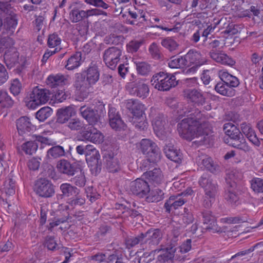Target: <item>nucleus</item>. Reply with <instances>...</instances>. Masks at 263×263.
I'll list each match as a JSON object with an SVG mask.
<instances>
[{
  "mask_svg": "<svg viewBox=\"0 0 263 263\" xmlns=\"http://www.w3.org/2000/svg\"><path fill=\"white\" fill-rule=\"evenodd\" d=\"M61 40L56 33L49 34L47 41V45L49 48H54L60 45Z\"/></svg>",
  "mask_w": 263,
  "mask_h": 263,
  "instance_id": "nucleus-55",
  "label": "nucleus"
},
{
  "mask_svg": "<svg viewBox=\"0 0 263 263\" xmlns=\"http://www.w3.org/2000/svg\"><path fill=\"white\" fill-rule=\"evenodd\" d=\"M4 61L8 68H11L19 64V53L15 48L8 49L5 53Z\"/></svg>",
  "mask_w": 263,
  "mask_h": 263,
  "instance_id": "nucleus-30",
  "label": "nucleus"
},
{
  "mask_svg": "<svg viewBox=\"0 0 263 263\" xmlns=\"http://www.w3.org/2000/svg\"><path fill=\"white\" fill-rule=\"evenodd\" d=\"M139 148L141 152L149 158L143 161L142 166L150 169V163H155L160 159V152L156 144L149 139H143L139 143Z\"/></svg>",
  "mask_w": 263,
  "mask_h": 263,
  "instance_id": "nucleus-6",
  "label": "nucleus"
},
{
  "mask_svg": "<svg viewBox=\"0 0 263 263\" xmlns=\"http://www.w3.org/2000/svg\"><path fill=\"white\" fill-rule=\"evenodd\" d=\"M70 19L72 23L79 22L85 18L84 10L73 8L69 13Z\"/></svg>",
  "mask_w": 263,
  "mask_h": 263,
  "instance_id": "nucleus-48",
  "label": "nucleus"
},
{
  "mask_svg": "<svg viewBox=\"0 0 263 263\" xmlns=\"http://www.w3.org/2000/svg\"><path fill=\"white\" fill-rule=\"evenodd\" d=\"M84 126L83 122L78 118L70 119L67 124V126L71 130H82Z\"/></svg>",
  "mask_w": 263,
  "mask_h": 263,
  "instance_id": "nucleus-52",
  "label": "nucleus"
},
{
  "mask_svg": "<svg viewBox=\"0 0 263 263\" xmlns=\"http://www.w3.org/2000/svg\"><path fill=\"white\" fill-rule=\"evenodd\" d=\"M133 120H134V122L135 124V126L138 130L141 131L144 130L147 128L148 123L143 120L142 116L137 117L136 119L133 118Z\"/></svg>",
  "mask_w": 263,
  "mask_h": 263,
  "instance_id": "nucleus-62",
  "label": "nucleus"
},
{
  "mask_svg": "<svg viewBox=\"0 0 263 263\" xmlns=\"http://www.w3.org/2000/svg\"><path fill=\"white\" fill-rule=\"evenodd\" d=\"M129 93L139 98H145L149 95V88L143 80H136L130 84Z\"/></svg>",
  "mask_w": 263,
  "mask_h": 263,
  "instance_id": "nucleus-18",
  "label": "nucleus"
},
{
  "mask_svg": "<svg viewBox=\"0 0 263 263\" xmlns=\"http://www.w3.org/2000/svg\"><path fill=\"white\" fill-rule=\"evenodd\" d=\"M149 21L151 23H157L158 24L154 26V27H156L158 28H160L163 30L165 31H171L172 30V28H169L165 25L166 22L163 21L162 18H160L158 17H152L150 18Z\"/></svg>",
  "mask_w": 263,
  "mask_h": 263,
  "instance_id": "nucleus-54",
  "label": "nucleus"
},
{
  "mask_svg": "<svg viewBox=\"0 0 263 263\" xmlns=\"http://www.w3.org/2000/svg\"><path fill=\"white\" fill-rule=\"evenodd\" d=\"M80 114L90 125H97L100 121V115L98 110L91 107L81 106L80 109Z\"/></svg>",
  "mask_w": 263,
  "mask_h": 263,
  "instance_id": "nucleus-19",
  "label": "nucleus"
},
{
  "mask_svg": "<svg viewBox=\"0 0 263 263\" xmlns=\"http://www.w3.org/2000/svg\"><path fill=\"white\" fill-rule=\"evenodd\" d=\"M67 218L66 217L62 218L54 217L53 219H49L48 221L49 223L47 226V228L49 231L51 232L54 227L59 226L61 223H63L67 221Z\"/></svg>",
  "mask_w": 263,
  "mask_h": 263,
  "instance_id": "nucleus-57",
  "label": "nucleus"
},
{
  "mask_svg": "<svg viewBox=\"0 0 263 263\" xmlns=\"http://www.w3.org/2000/svg\"><path fill=\"white\" fill-rule=\"evenodd\" d=\"M22 89V84L17 79H15L11 81L10 90L14 96H17Z\"/></svg>",
  "mask_w": 263,
  "mask_h": 263,
  "instance_id": "nucleus-58",
  "label": "nucleus"
},
{
  "mask_svg": "<svg viewBox=\"0 0 263 263\" xmlns=\"http://www.w3.org/2000/svg\"><path fill=\"white\" fill-rule=\"evenodd\" d=\"M76 151L80 155H85L86 161L90 170L96 174L101 170L102 162L99 151L91 145H79L76 147Z\"/></svg>",
  "mask_w": 263,
  "mask_h": 263,
  "instance_id": "nucleus-5",
  "label": "nucleus"
},
{
  "mask_svg": "<svg viewBox=\"0 0 263 263\" xmlns=\"http://www.w3.org/2000/svg\"><path fill=\"white\" fill-rule=\"evenodd\" d=\"M145 234L150 246L158 245L162 236L161 231L159 229H150L145 232Z\"/></svg>",
  "mask_w": 263,
  "mask_h": 263,
  "instance_id": "nucleus-33",
  "label": "nucleus"
},
{
  "mask_svg": "<svg viewBox=\"0 0 263 263\" xmlns=\"http://www.w3.org/2000/svg\"><path fill=\"white\" fill-rule=\"evenodd\" d=\"M161 45L171 52L176 53L179 45L177 42L171 37H166L162 39Z\"/></svg>",
  "mask_w": 263,
  "mask_h": 263,
  "instance_id": "nucleus-40",
  "label": "nucleus"
},
{
  "mask_svg": "<svg viewBox=\"0 0 263 263\" xmlns=\"http://www.w3.org/2000/svg\"><path fill=\"white\" fill-rule=\"evenodd\" d=\"M147 242L145 233H141L135 236L128 238L126 241V245L130 247H135L139 244L142 246Z\"/></svg>",
  "mask_w": 263,
  "mask_h": 263,
  "instance_id": "nucleus-38",
  "label": "nucleus"
},
{
  "mask_svg": "<svg viewBox=\"0 0 263 263\" xmlns=\"http://www.w3.org/2000/svg\"><path fill=\"white\" fill-rule=\"evenodd\" d=\"M66 79L61 74L50 75L46 80L47 84L51 88L63 85Z\"/></svg>",
  "mask_w": 263,
  "mask_h": 263,
  "instance_id": "nucleus-37",
  "label": "nucleus"
},
{
  "mask_svg": "<svg viewBox=\"0 0 263 263\" xmlns=\"http://www.w3.org/2000/svg\"><path fill=\"white\" fill-rule=\"evenodd\" d=\"M34 190L39 196L44 198H50L55 194L54 185L45 178H40L35 181Z\"/></svg>",
  "mask_w": 263,
  "mask_h": 263,
  "instance_id": "nucleus-10",
  "label": "nucleus"
},
{
  "mask_svg": "<svg viewBox=\"0 0 263 263\" xmlns=\"http://www.w3.org/2000/svg\"><path fill=\"white\" fill-rule=\"evenodd\" d=\"M192 240L191 239H187L185 241H184L180 246L179 247H175V246L171 244L168 245L167 247L165 248V249H172L174 253L173 254L176 256L177 255L178 256H180V257H183L180 261L184 260L185 258V255H183L187 252H188L192 248Z\"/></svg>",
  "mask_w": 263,
  "mask_h": 263,
  "instance_id": "nucleus-31",
  "label": "nucleus"
},
{
  "mask_svg": "<svg viewBox=\"0 0 263 263\" xmlns=\"http://www.w3.org/2000/svg\"><path fill=\"white\" fill-rule=\"evenodd\" d=\"M82 137L86 141L93 143L100 144L103 141V135L97 128L90 127L84 130Z\"/></svg>",
  "mask_w": 263,
  "mask_h": 263,
  "instance_id": "nucleus-26",
  "label": "nucleus"
},
{
  "mask_svg": "<svg viewBox=\"0 0 263 263\" xmlns=\"http://www.w3.org/2000/svg\"><path fill=\"white\" fill-rule=\"evenodd\" d=\"M37 141L35 140V136H32V139L24 143L22 146V150L28 155H32L35 153L37 148Z\"/></svg>",
  "mask_w": 263,
  "mask_h": 263,
  "instance_id": "nucleus-39",
  "label": "nucleus"
},
{
  "mask_svg": "<svg viewBox=\"0 0 263 263\" xmlns=\"http://www.w3.org/2000/svg\"><path fill=\"white\" fill-rule=\"evenodd\" d=\"M142 41L132 40L127 44V50L128 52L134 53L137 52L142 44Z\"/></svg>",
  "mask_w": 263,
  "mask_h": 263,
  "instance_id": "nucleus-60",
  "label": "nucleus"
},
{
  "mask_svg": "<svg viewBox=\"0 0 263 263\" xmlns=\"http://www.w3.org/2000/svg\"><path fill=\"white\" fill-rule=\"evenodd\" d=\"M85 191L86 197L91 203L95 201L100 197V195L96 192V189L92 186L87 187Z\"/></svg>",
  "mask_w": 263,
  "mask_h": 263,
  "instance_id": "nucleus-61",
  "label": "nucleus"
},
{
  "mask_svg": "<svg viewBox=\"0 0 263 263\" xmlns=\"http://www.w3.org/2000/svg\"><path fill=\"white\" fill-rule=\"evenodd\" d=\"M135 63L137 72L141 75L146 76L151 71V66L147 62H138Z\"/></svg>",
  "mask_w": 263,
  "mask_h": 263,
  "instance_id": "nucleus-50",
  "label": "nucleus"
},
{
  "mask_svg": "<svg viewBox=\"0 0 263 263\" xmlns=\"http://www.w3.org/2000/svg\"><path fill=\"white\" fill-rule=\"evenodd\" d=\"M122 55V50L117 47L112 46L105 49L103 59L105 64L111 69H115L119 62Z\"/></svg>",
  "mask_w": 263,
  "mask_h": 263,
  "instance_id": "nucleus-11",
  "label": "nucleus"
},
{
  "mask_svg": "<svg viewBox=\"0 0 263 263\" xmlns=\"http://www.w3.org/2000/svg\"><path fill=\"white\" fill-rule=\"evenodd\" d=\"M100 71L96 62H91L86 70L83 71L75 82L77 90L84 91L94 85L99 80Z\"/></svg>",
  "mask_w": 263,
  "mask_h": 263,
  "instance_id": "nucleus-2",
  "label": "nucleus"
},
{
  "mask_svg": "<svg viewBox=\"0 0 263 263\" xmlns=\"http://www.w3.org/2000/svg\"><path fill=\"white\" fill-rule=\"evenodd\" d=\"M198 183L204 192L203 205L205 208H210L215 201L218 191L217 183L208 174H203L199 178Z\"/></svg>",
  "mask_w": 263,
  "mask_h": 263,
  "instance_id": "nucleus-4",
  "label": "nucleus"
},
{
  "mask_svg": "<svg viewBox=\"0 0 263 263\" xmlns=\"http://www.w3.org/2000/svg\"><path fill=\"white\" fill-rule=\"evenodd\" d=\"M60 190L61 193L57 194L56 198L58 201L62 200L65 198L69 199L74 197L75 196L80 194V190L69 183H63L60 186Z\"/></svg>",
  "mask_w": 263,
  "mask_h": 263,
  "instance_id": "nucleus-20",
  "label": "nucleus"
},
{
  "mask_svg": "<svg viewBox=\"0 0 263 263\" xmlns=\"http://www.w3.org/2000/svg\"><path fill=\"white\" fill-rule=\"evenodd\" d=\"M64 155V149L60 145L53 146L47 151V156L49 159H57Z\"/></svg>",
  "mask_w": 263,
  "mask_h": 263,
  "instance_id": "nucleus-42",
  "label": "nucleus"
},
{
  "mask_svg": "<svg viewBox=\"0 0 263 263\" xmlns=\"http://www.w3.org/2000/svg\"><path fill=\"white\" fill-rule=\"evenodd\" d=\"M84 2L89 5L104 9H107L109 7V5L103 0H84Z\"/></svg>",
  "mask_w": 263,
  "mask_h": 263,
  "instance_id": "nucleus-63",
  "label": "nucleus"
},
{
  "mask_svg": "<svg viewBox=\"0 0 263 263\" xmlns=\"http://www.w3.org/2000/svg\"><path fill=\"white\" fill-rule=\"evenodd\" d=\"M186 60L184 57L178 58H175L171 60L168 62V66L171 68H182L184 67L187 68V64L186 63Z\"/></svg>",
  "mask_w": 263,
  "mask_h": 263,
  "instance_id": "nucleus-47",
  "label": "nucleus"
},
{
  "mask_svg": "<svg viewBox=\"0 0 263 263\" xmlns=\"http://www.w3.org/2000/svg\"><path fill=\"white\" fill-rule=\"evenodd\" d=\"M5 192L9 195L14 194L15 192V181L12 178H9L5 184Z\"/></svg>",
  "mask_w": 263,
  "mask_h": 263,
  "instance_id": "nucleus-59",
  "label": "nucleus"
},
{
  "mask_svg": "<svg viewBox=\"0 0 263 263\" xmlns=\"http://www.w3.org/2000/svg\"><path fill=\"white\" fill-rule=\"evenodd\" d=\"M49 90L34 87L29 96L25 98V102L28 107L34 109L36 107L46 103L51 97Z\"/></svg>",
  "mask_w": 263,
  "mask_h": 263,
  "instance_id": "nucleus-9",
  "label": "nucleus"
},
{
  "mask_svg": "<svg viewBox=\"0 0 263 263\" xmlns=\"http://www.w3.org/2000/svg\"><path fill=\"white\" fill-rule=\"evenodd\" d=\"M77 175L71 178V181L74 184L76 187H83L85 186L86 182V177L84 172L80 167V170Z\"/></svg>",
  "mask_w": 263,
  "mask_h": 263,
  "instance_id": "nucleus-45",
  "label": "nucleus"
},
{
  "mask_svg": "<svg viewBox=\"0 0 263 263\" xmlns=\"http://www.w3.org/2000/svg\"><path fill=\"white\" fill-rule=\"evenodd\" d=\"M16 125L18 133L21 136H24L35 129V127L30 121L29 118L26 116L18 119L16 121Z\"/></svg>",
  "mask_w": 263,
  "mask_h": 263,
  "instance_id": "nucleus-29",
  "label": "nucleus"
},
{
  "mask_svg": "<svg viewBox=\"0 0 263 263\" xmlns=\"http://www.w3.org/2000/svg\"><path fill=\"white\" fill-rule=\"evenodd\" d=\"M263 246V241L257 243L254 246H252L250 248L240 251L233 256L231 258L228 260V263H230L231 261L236 259L235 263H238L239 257L247 255L254 251L255 249L257 248L258 246Z\"/></svg>",
  "mask_w": 263,
  "mask_h": 263,
  "instance_id": "nucleus-44",
  "label": "nucleus"
},
{
  "mask_svg": "<svg viewBox=\"0 0 263 263\" xmlns=\"http://www.w3.org/2000/svg\"><path fill=\"white\" fill-rule=\"evenodd\" d=\"M125 107L129 110L134 116V119L142 116L144 105L137 99H128L124 102Z\"/></svg>",
  "mask_w": 263,
  "mask_h": 263,
  "instance_id": "nucleus-27",
  "label": "nucleus"
},
{
  "mask_svg": "<svg viewBox=\"0 0 263 263\" xmlns=\"http://www.w3.org/2000/svg\"><path fill=\"white\" fill-rule=\"evenodd\" d=\"M188 117L177 124V130L181 137L187 140H194L193 143L197 146L212 144L215 137L212 132L204 129L199 122L201 110L198 108L184 111Z\"/></svg>",
  "mask_w": 263,
  "mask_h": 263,
  "instance_id": "nucleus-1",
  "label": "nucleus"
},
{
  "mask_svg": "<svg viewBox=\"0 0 263 263\" xmlns=\"http://www.w3.org/2000/svg\"><path fill=\"white\" fill-rule=\"evenodd\" d=\"M237 184L234 182H228L226 185L224 198L232 206L236 207L240 204L239 197L236 193Z\"/></svg>",
  "mask_w": 263,
  "mask_h": 263,
  "instance_id": "nucleus-21",
  "label": "nucleus"
},
{
  "mask_svg": "<svg viewBox=\"0 0 263 263\" xmlns=\"http://www.w3.org/2000/svg\"><path fill=\"white\" fill-rule=\"evenodd\" d=\"M0 14H7L4 23V27L8 35L14 33L17 25V16L14 13L13 9L8 3L0 2Z\"/></svg>",
  "mask_w": 263,
  "mask_h": 263,
  "instance_id": "nucleus-8",
  "label": "nucleus"
},
{
  "mask_svg": "<svg viewBox=\"0 0 263 263\" xmlns=\"http://www.w3.org/2000/svg\"><path fill=\"white\" fill-rule=\"evenodd\" d=\"M109 123L121 118L118 111L115 107H109L108 112Z\"/></svg>",
  "mask_w": 263,
  "mask_h": 263,
  "instance_id": "nucleus-64",
  "label": "nucleus"
},
{
  "mask_svg": "<svg viewBox=\"0 0 263 263\" xmlns=\"http://www.w3.org/2000/svg\"><path fill=\"white\" fill-rule=\"evenodd\" d=\"M196 161L198 166L201 167H204L213 174H217L220 172L219 166L214 162L211 157L206 155H201L198 156Z\"/></svg>",
  "mask_w": 263,
  "mask_h": 263,
  "instance_id": "nucleus-22",
  "label": "nucleus"
},
{
  "mask_svg": "<svg viewBox=\"0 0 263 263\" xmlns=\"http://www.w3.org/2000/svg\"><path fill=\"white\" fill-rule=\"evenodd\" d=\"M103 158L105 160L106 169L109 172L116 173L120 170L119 161L114 153L106 151L104 154Z\"/></svg>",
  "mask_w": 263,
  "mask_h": 263,
  "instance_id": "nucleus-23",
  "label": "nucleus"
},
{
  "mask_svg": "<svg viewBox=\"0 0 263 263\" xmlns=\"http://www.w3.org/2000/svg\"><path fill=\"white\" fill-rule=\"evenodd\" d=\"M184 97L188 101L199 107L205 104L206 98L204 93L200 89H186L183 91Z\"/></svg>",
  "mask_w": 263,
  "mask_h": 263,
  "instance_id": "nucleus-14",
  "label": "nucleus"
},
{
  "mask_svg": "<svg viewBox=\"0 0 263 263\" xmlns=\"http://www.w3.org/2000/svg\"><path fill=\"white\" fill-rule=\"evenodd\" d=\"M82 62V53L76 52L67 61L65 68L69 70H73L79 67Z\"/></svg>",
  "mask_w": 263,
  "mask_h": 263,
  "instance_id": "nucleus-35",
  "label": "nucleus"
},
{
  "mask_svg": "<svg viewBox=\"0 0 263 263\" xmlns=\"http://www.w3.org/2000/svg\"><path fill=\"white\" fill-rule=\"evenodd\" d=\"M192 192V191H190V193L182 192L181 194H178L177 195L170 196L164 205L165 211L170 213L173 209L176 210L179 206H182L186 202V200L183 197L187 194L190 195Z\"/></svg>",
  "mask_w": 263,
  "mask_h": 263,
  "instance_id": "nucleus-16",
  "label": "nucleus"
},
{
  "mask_svg": "<svg viewBox=\"0 0 263 263\" xmlns=\"http://www.w3.org/2000/svg\"><path fill=\"white\" fill-rule=\"evenodd\" d=\"M211 58L218 63L233 66L236 63L235 61L222 51L212 49L210 51Z\"/></svg>",
  "mask_w": 263,
  "mask_h": 263,
  "instance_id": "nucleus-25",
  "label": "nucleus"
},
{
  "mask_svg": "<svg viewBox=\"0 0 263 263\" xmlns=\"http://www.w3.org/2000/svg\"><path fill=\"white\" fill-rule=\"evenodd\" d=\"M52 113V110L50 107H44L36 112V118L40 121L43 122L49 118Z\"/></svg>",
  "mask_w": 263,
  "mask_h": 263,
  "instance_id": "nucleus-49",
  "label": "nucleus"
},
{
  "mask_svg": "<svg viewBox=\"0 0 263 263\" xmlns=\"http://www.w3.org/2000/svg\"><path fill=\"white\" fill-rule=\"evenodd\" d=\"M219 75L221 81L215 85V91L222 96H233L235 95L233 88L239 86L240 84L239 79L226 71H220Z\"/></svg>",
  "mask_w": 263,
  "mask_h": 263,
  "instance_id": "nucleus-3",
  "label": "nucleus"
},
{
  "mask_svg": "<svg viewBox=\"0 0 263 263\" xmlns=\"http://www.w3.org/2000/svg\"><path fill=\"white\" fill-rule=\"evenodd\" d=\"M72 108L71 107H66L58 109L57 112L56 122L64 124L68 122L72 116Z\"/></svg>",
  "mask_w": 263,
  "mask_h": 263,
  "instance_id": "nucleus-34",
  "label": "nucleus"
},
{
  "mask_svg": "<svg viewBox=\"0 0 263 263\" xmlns=\"http://www.w3.org/2000/svg\"><path fill=\"white\" fill-rule=\"evenodd\" d=\"M150 187L147 181L137 178L129 184V191L139 198H144L150 193Z\"/></svg>",
  "mask_w": 263,
  "mask_h": 263,
  "instance_id": "nucleus-13",
  "label": "nucleus"
},
{
  "mask_svg": "<svg viewBox=\"0 0 263 263\" xmlns=\"http://www.w3.org/2000/svg\"><path fill=\"white\" fill-rule=\"evenodd\" d=\"M109 125L112 129L117 132L125 130L126 128V125L121 118L117 120L112 121V122L109 123Z\"/></svg>",
  "mask_w": 263,
  "mask_h": 263,
  "instance_id": "nucleus-56",
  "label": "nucleus"
},
{
  "mask_svg": "<svg viewBox=\"0 0 263 263\" xmlns=\"http://www.w3.org/2000/svg\"><path fill=\"white\" fill-rule=\"evenodd\" d=\"M167 158L177 163H180L183 158L182 154L179 149H177L174 146L166 145L163 149Z\"/></svg>",
  "mask_w": 263,
  "mask_h": 263,
  "instance_id": "nucleus-32",
  "label": "nucleus"
},
{
  "mask_svg": "<svg viewBox=\"0 0 263 263\" xmlns=\"http://www.w3.org/2000/svg\"><path fill=\"white\" fill-rule=\"evenodd\" d=\"M242 177L241 173L237 169L232 168L228 170L226 177V185H228V182H234L236 183V181L240 180Z\"/></svg>",
  "mask_w": 263,
  "mask_h": 263,
  "instance_id": "nucleus-43",
  "label": "nucleus"
},
{
  "mask_svg": "<svg viewBox=\"0 0 263 263\" xmlns=\"http://www.w3.org/2000/svg\"><path fill=\"white\" fill-rule=\"evenodd\" d=\"M14 101L8 95V93L3 90H0V108L11 107L13 105Z\"/></svg>",
  "mask_w": 263,
  "mask_h": 263,
  "instance_id": "nucleus-46",
  "label": "nucleus"
},
{
  "mask_svg": "<svg viewBox=\"0 0 263 263\" xmlns=\"http://www.w3.org/2000/svg\"><path fill=\"white\" fill-rule=\"evenodd\" d=\"M80 166L76 163H71L66 159L59 160L57 164V168L59 172L68 177L73 176L79 173Z\"/></svg>",
  "mask_w": 263,
  "mask_h": 263,
  "instance_id": "nucleus-15",
  "label": "nucleus"
},
{
  "mask_svg": "<svg viewBox=\"0 0 263 263\" xmlns=\"http://www.w3.org/2000/svg\"><path fill=\"white\" fill-rule=\"evenodd\" d=\"M164 198V193L162 190L156 189L153 190L148 195L146 196V200L148 202H157Z\"/></svg>",
  "mask_w": 263,
  "mask_h": 263,
  "instance_id": "nucleus-41",
  "label": "nucleus"
},
{
  "mask_svg": "<svg viewBox=\"0 0 263 263\" xmlns=\"http://www.w3.org/2000/svg\"><path fill=\"white\" fill-rule=\"evenodd\" d=\"M252 189L256 193L263 192V179L255 178L250 181Z\"/></svg>",
  "mask_w": 263,
  "mask_h": 263,
  "instance_id": "nucleus-53",
  "label": "nucleus"
},
{
  "mask_svg": "<svg viewBox=\"0 0 263 263\" xmlns=\"http://www.w3.org/2000/svg\"><path fill=\"white\" fill-rule=\"evenodd\" d=\"M124 37L122 35H116L114 34H110L106 36L104 42L107 44H113L118 45L123 42Z\"/></svg>",
  "mask_w": 263,
  "mask_h": 263,
  "instance_id": "nucleus-51",
  "label": "nucleus"
},
{
  "mask_svg": "<svg viewBox=\"0 0 263 263\" xmlns=\"http://www.w3.org/2000/svg\"><path fill=\"white\" fill-rule=\"evenodd\" d=\"M161 252V253L157 257V261L159 263H174L175 260H181L183 257L176 255V256L173 254L174 252L172 249H162L160 250H155L152 251V253L154 252Z\"/></svg>",
  "mask_w": 263,
  "mask_h": 263,
  "instance_id": "nucleus-24",
  "label": "nucleus"
},
{
  "mask_svg": "<svg viewBox=\"0 0 263 263\" xmlns=\"http://www.w3.org/2000/svg\"><path fill=\"white\" fill-rule=\"evenodd\" d=\"M186 63L187 64V68L183 70V72L189 73L194 72L196 70L197 67L202 65L205 60L202 59L201 53L197 51L190 50L186 54L184 55Z\"/></svg>",
  "mask_w": 263,
  "mask_h": 263,
  "instance_id": "nucleus-12",
  "label": "nucleus"
},
{
  "mask_svg": "<svg viewBox=\"0 0 263 263\" xmlns=\"http://www.w3.org/2000/svg\"><path fill=\"white\" fill-rule=\"evenodd\" d=\"M152 85L160 91H167L178 84L175 76L161 71L154 75L151 79Z\"/></svg>",
  "mask_w": 263,
  "mask_h": 263,
  "instance_id": "nucleus-7",
  "label": "nucleus"
},
{
  "mask_svg": "<svg viewBox=\"0 0 263 263\" xmlns=\"http://www.w3.org/2000/svg\"><path fill=\"white\" fill-rule=\"evenodd\" d=\"M143 175L154 186L160 185L164 182L163 174L159 168H154L152 170L147 171Z\"/></svg>",
  "mask_w": 263,
  "mask_h": 263,
  "instance_id": "nucleus-28",
  "label": "nucleus"
},
{
  "mask_svg": "<svg viewBox=\"0 0 263 263\" xmlns=\"http://www.w3.org/2000/svg\"><path fill=\"white\" fill-rule=\"evenodd\" d=\"M225 142L229 145L236 147L238 149L246 151L248 150V146L246 143L245 139L243 137H239L234 139L227 138L224 139Z\"/></svg>",
  "mask_w": 263,
  "mask_h": 263,
  "instance_id": "nucleus-36",
  "label": "nucleus"
},
{
  "mask_svg": "<svg viewBox=\"0 0 263 263\" xmlns=\"http://www.w3.org/2000/svg\"><path fill=\"white\" fill-rule=\"evenodd\" d=\"M166 119L162 114H158L153 119L152 125L154 132L157 136L162 140L166 137Z\"/></svg>",
  "mask_w": 263,
  "mask_h": 263,
  "instance_id": "nucleus-17",
  "label": "nucleus"
}]
</instances>
